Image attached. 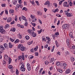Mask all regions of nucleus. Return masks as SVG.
<instances>
[{
    "mask_svg": "<svg viewBox=\"0 0 75 75\" xmlns=\"http://www.w3.org/2000/svg\"><path fill=\"white\" fill-rule=\"evenodd\" d=\"M0 31L2 34H4L6 33V31L3 29V26H0Z\"/></svg>",
    "mask_w": 75,
    "mask_h": 75,
    "instance_id": "f257e3e1",
    "label": "nucleus"
},
{
    "mask_svg": "<svg viewBox=\"0 0 75 75\" xmlns=\"http://www.w3.org/2000/svg\"><path fill=\"white\" fill-rule=\"evenodd\" d=\"M20 71L24 72L25 71V68H24V65L22 64L20 68Z\"/></svg>",
    "mask_w": 75,
    "mask_h": 75,
    "instance_id": "f03ea898",
    "label": "nucleus"
},
{
    "mask_svg": "<svg viewBox=\"0 0 75 75\" xmlns=\"http://www.w3.org/2000/svg\"><path fill=\"white\" fill-rule=\"evenodd\" d=\"M27 67L28 71H30L31 68V65L29 64H27Z\"/></svg>",
    "mask_w": 75,
    "mask_h": 75,
    "instance_id": "7ed1b4c3",
    "label": "nucleus"
},
{
    "mask_svg": "<svg viewBox=\"0 0 75 75\" xmlns=\"http://www.w3.org/2000/svg\"><path fill=\"white\" fill-rule=\"evenodd\" d=\"M63 28H67L69 27V25L68 24H65L62 26Z\"/></svg>",
    "mask_w": 75,
    "mask_h": 75,
    "instance_id": "20e7f679",
    "label": "nucleus"
},
{
    "mask_svg": "<svg viewBox=\"0 0 75 75\" xmlns=\"http://www.w3.org/2000/svg\"><path fill=\"white\" fill-rule=\"evenodd\" d=\"M68 2H64L63 3V5L65 7H68L69 6V4H68Z\"/></svg>",
    "mask_w": 75,
    "mask_h": 75,
    "instance_id": "39448f33",
    "label": "nucleus"
},
{
    "mask_svg": "<svg viewBox=\"0 0 75 75\" xmlns=\"http://www.w3.org/2000/svg\"><path fill=\"white\" fill-rule=\"evenodd\" d=\"M66 14L68 17L72 16V13H70L69 12H66Z\"/></svg>",
    "mask_w": 75,
    "mask_h": 75,
    "instance_id": "423d86ee",
    "label": "nucleus"
},
{
    "mask_svg": "<svg viewBox=\"0 0 75 75\" xmlns=\"http://www.w3.org/2000/svg\"><path fill=\"white\" fill-rule=\"evenodd\" d=\"M71 71V70L69 69H67L65 71V74H68L70 73Z\"/></svg>",
    "mask_w": 75,
    "mask_h": 75,
    "instance_id": "0eeeda50",
    "label": "nucleus"
},
{
    "mask_svg": "<svg viewBox=\"0 0 75 75\" xmlns=\"http://www.w3.org/2000/svg\"><path fill=\"white\" fill-rule=\"evenodd\" d=\"M42 41H44L45 42H46L47 41V40L45 38V36H42Z\"/></svg>",
    "mask_w": 75,
    "mask_h": 75,
    "instance_id": "6e6552de",
    "label": "nucleus"
},
{
    "mask_svg": "<svg viewBox=\"0 0 75 75\" xmlns=\"http://www.w3.org/2000/svg\"><path fill=\"white\" fill-rule=\"evenodd\" d=\"M21 51H24L25 50V47H22L20 48Z\"/></svg>",
    "mask_w": 75,
    "mask_h": 75,
    "instance_id": "1a4fd4ad",
    "label": "nucleus"
},
{
    "mask_svg": "<svg viewBox=\"0 0 75 75\" xmlns=\"http://www.w3.org/2000/svg\"><path fill=\"white\" fill-rule=\"evenodd\" d=\"M50 1H47L45 4V5H48V6L49 7L50 6Z\"/></svg>",
    "mask_w": 75,
    "mask_h": 75,
    "instance_id": "9d476101",
    "label": "nucleus"
},
{
    "mask_svg": "<svg viewBox=\"0 0 75 75\" xmlns=\"http://www.w3.org/2000/svg\"><path fill=\"white\" fill-rule=\"evenodd\" d=\"M11 18L9 17L7 19V22L8 23H10V22H11Z\"/></svg>",
    "mask_w": 75,
    "mask_h": 75,
    "instance_id": "9b49d317",
    "label": "nucleus"
},
{
    "mask_svg": "<svg viewBox=\"0 0 75 75\" xmlns=\"http://www.w3.org/2000/svg\"><path fill=\"white\" fill-rule=\"evenodd\" d=\"M4 46L6 49H8V45L6 43H4Z\"/></svg>",
    "mask_w": 75,
    "mask_h": 75,
    "instance_id": "f8f14e48",
    "label": "nucleus"
},
{
    "mask_svg": "<svg viewBox=\"0 0 75 75\" xmlns=\"http://www.w3.org/2000/svg\"><path fill=\"white\" fill-rule=\"evenodd\" d=\"M17 26L19 27H20L22 28H24V26L20 24H18Z\"/></svg>",
    "mask_w": 75,
    "mask_h": 75,
    "instance_id": "ddd939ff",
    "label": "nucleus"
},
{
    "mask_svg": "<svg viewBox=\"0 0 75 75\" xmlns=\"http://www.w3.org/2000/svg\"><path fill=\"white\" fill-rule=\"evenodd\" d=\"M10 31H13V32H15V31H16V28H11Z\"/></svg>",
    "mask_w": 75,
    "mask_h": 75,
    "instance_id": "4468645a",
    "label": "nucleus"
},
{
    "mask_svg": "<svg viewBox=\"0 0 75 75\" xmlns=\"http://www.w3.org/2000/svg\"><path fill=\"white\" fill-rule=\"evenodd\" d=\"M21 17L22 18V19L23 20H24L25 21H27V19H26V18L25 17L23 16H21Z\"/></svg>",
    "mask_w": 75,
    "mask_h": 75,
    "instance_id": "2eb2a0df",
    "label": "nucleus"
},
{
    "mask_svg": "<svg viewBox=\"0 0 75 75\" xmlns=\"http://www.w3.org/2000/svg\"><path fill=\"white\" fill-rule=\"evenodd\" d=\"M32 35L33 37H35L36 36H37V34L35 33L32 32Z\"/></svg>",
    "mask_w": 75,
    "mask_h": 75,
    "instance_id": "dca6fc26",
    "label": "nucleus"
},
{
    "mask_svg": "<svg viewBox=\"0 0 75 75\" xmlns=\"http://www.w3.org/2000/svg\"><path fill=\"white\" fill-rule=\"evenodd\" d=\"M9 47L10 48H11L13 47V45H12V44L11 42L9 43Z\"/></svg>",
    "mask_w": 75,
    "mask_h": 75,
    "instance_id": "f3484780",
    "label": "nucleus"
},
{
    "mask_svg": "<svg viewBox=\"0 0 75 75\" xmlns=\"http://www.w3.org/2000/svg\"><path fill=\"white\" fill-rule=\"evenodd\" d=\"M10 27V25L8 24H6L5 26V28H8Z\"/></svg>",
    "mask_w": 75,
    "mask_h": 75,
    "instance_id": "a211bd4d",
    "label": "nucleus"
},
{
    "mask_svg": "<svg viewBox=\"0 0 75 75\" xmlns=\"http://www.w3.org/2000/svg\"><path fill=\"white\" fill-rule=\"evenodd\" d=\"M59 33L57 32L56 33L54 34V36L55 37H57L58 36L57 35H59Z\"/></svg>",
    "mask_w": 75,
    "mask_h": 75,
    "instance_id": "6ab92c4d",
    "label": "nucleus"
},
{
    "mask_svg": "<svg viewBox=\"0 0 75 75\" xmlns=\"http://www.w3.org/2000/svg\"><path fill=\"white\" fill-rule=\"evenodd\" d=\"M0 48H1L2 51H4V47L2 45L0 46Z\"/></svg>",
    "mask_w": 75,
    "mask_h": 75,
    "instance_id": "aec40b11",
    "label": "nucleus"
},
{
    "mask_svg": "<svg viewBox=\"0 0 75 75\" xmlns=\"http://www.w3.org/2000/svg\"><path fill=\"white\" fill-rule=\"evenodd\" d=\"M55 43L57 47H59V43H58V41H57V40H56Z\"/></svg>",
    "mask_w": 75,
    "mask_h": 75,
    "instance_id": "412c9836",
    "label": "nucleus"
},
{
    "mask_svg": "<svg viewBox=\"0 0 75 75\" xmlns=\"http://www.w3.org/2000/svg\"><path fill=\"white\" fill-rule=\"evenodd\" d=\"M9 13H11L13 14L14 13V10L13 9H11L9 10Z\"/></svg>",
    "mask_w": 75,
    "mask_h": 75,
    "instance_id": "4be33fe9",
    "label": "nucleus"
},
{
    "mask_svg": "<svg viewBox=\"0 0 75 75\" xmlns=\"http://www.w3.org/2000/svg\"><path fill=\"white\" fill-rule=\"evenodd\" d=\"M20 42V40L18 39H16L15 41L14 42L16 44V43H18Z\"/></svg>",
    "mask_w": 75,
    "mask_h": 75,
    "instance_id": "5701e85b",
    "label": "nucleus"
},
{
    "mask_svg": "<svg viewBox=\"0 0 75 75\" xmlns=\"http://www.w3.org/2000/svg\"><path fill=\"white\" fill-rule=\"evenodd\" d=\"M4 58L5 59L7 60V58H8V56L6 54H5V55L4 56Z\"/></svg>",
    "mask_w": 75,
    "mask_h": 75,
    "instance_id": "b1692460",
    "label": "nucleus"
},
{
    "mask_svg": "<svg viewBox=\"0 0 75 75\" xmlns=\"http://www.w3.org/2000/svg\"><path fill=\"white\" fill-rule=\"evenodd\" d=\"M33 41L32 40V41H29L28 42V45H31V44H32L33 43Z\"/></svg>",
    "mask_w": 75,
    "mask_h": 75,
    "instance_id": "393cba45",
    "label": "nucleus"
},
{
    "mask_svg": "<svg viewBox=\"0 0 75 75\" xmlns=\"http://www.w3.org/2000/svg\"><path fill=\"white\" fill-rule=\"evenodd\" d=\"M47 40H48V41H51V39L49 37H47L46 38Z\"/></svg>",
    "mask_w": 75,
    "mask_h": 75,
    "instance_id": "a878e982",
    "label": "nucleus"
},
{
    "mask_svg": "<svg viewBox=\"0 0 75 75\" xmlns=\"http://www.w3.org/2000/svg\"><path fill=\"white\" fill-rule=\"evenodd\" d=\"M37 13V15L38 16H41L42 15V13L40 12V11H38Z\"/></svg>",
    "mask_w": 75,
    "mask_h": 75,
    "instance_id": "bb28decb",
    "label": "nucleus"
},
{
    "mask_svg": "<svg viewBox=\"0 0 75 75\" xmlns=\"http://www.w3.org/2000/svg\"><path fill=\"white\" fill-rule=\"evenodd\" d=\"M57 71H58V72H59L60 73H62V71L59 69H58Z\"/></svg>",
    "mask_w": 75,
    "mask_h": 75,
    "instance_id": "cd10ccee",
    "label": "nucleus"
},
{
    "mask_svg": "<svg viewBox=\"0 0 75 75\" xmlns=\"http://www.w3.org/2000/svg\"><path fill=\"white\" fill-rule=\"evenodd\" d=\"M42 29H41L40 30H38V34H40V33H41V32H42Z\"/></svg>",
    "mask_w": 75,
    "mask_h": 75,
    "instance_id": "c85d7f7f",
    "label": "nucleus"
},
{
    "mask_svg": "<svg viewBox=\"0 0 75 75\" xmlns=\"http://www.w3.org/2000/svg\"><path fill=\"white\" fill-rule=\"evenodd\" d=\"M28 33L29 34H31L32 33V30L31 29H29L28 30Z\"/></svg>",
    "mask_w": 75,
    "mask_h": 75,
    "instance_id": "c756f323",
    "label": "nucleus"
},
{
    "mask_svg": "<svg viewBox=\"0 0 75 75\" xmlns=\"http://www.w3.org/2000/svg\"><path fill=\"white\" fill-rule=\"evenodd\" d=\"M67 44H70L69 43L70 42V40L68 39H67Z\"/></svg>",
    "mask_w": 75,
    "mask_h": 75,
    "instance_id": "7c9ffc66",
    "label": "nucleus"
},
{
    "mask_svg": "<svg viewBox=\"0 0 75 75\" xmlns=\"http://www.w3.org/2000/svg\"><path fill=\"white\" fill-rule=\"evenodd\" d=\"M16 8H19V7H20V5H19L18 4H17L16 5Z\"/></svg>",
    "mask_w": 75,
    "mask_h": 75,
    "instance_id": "2f4dec72",
    "label": "nucleus"
},
{
    "mask_svg": "<svg viewBox=\"0 0 75 75\" xmlns=\"http://www.w3.org/2000/svg\"><path fill=\"white\" fill-rule=\"evenodd\" d=\"M19 71H18V70L17 69H16V75H18V74H19Z\"/></svg>",
    "mask_w": 75,
    "mask_h": 75,
    "instance_id": "473e14b6",
    "label": "nucleus"
},
{
    "mask_svg": "<svg viewBox=\"0 0 75 75\" xmlns=\"http://www.w3.org/2000/svg\"><path fill=\"white\" fill-rule=\"evenodd\" d=\"M12 59H11V57L9 58V64H10L11 63V61Z\"/></svg>",
    "mask_w": 75,
    "mask_h": 75,
    "instance_id": "72a5a7b5",
    "label": "nucleus"
},
{
    "mask_svg": "<svg viewBox=\"0 0 75 75\" xmlns=\"http://www.w3.org/2000/svg\"><path fill=\"white\" fill-rule=\"evenodd\" d=\"M22 10L24 11V10H25V11H27V8L25 7H23L22 9Z\"/></svg>",
    "mask_w": 75,
    "mask_h": 75,
    "instance_id": "f704fd0d",
    "label": "nucleus"
},
{
    "mask_svg": "<svg viewBox=\"0 0 75 75\" xmlns=\"http://www.w3.org/2000/svg\"><path fill=\"white\" fill-rule=\"evenodd\" d=\"M30 17L31 18H32V19H34V18H35V16L33 15H31Z\"/></svg>",
    "mask_w": 75,
    "mask_h": 75,
    "instance_id": "c9c22d12",
    "label": "nucleus"
},
{
    "mask_svg": "<svg viewBox=\"0 0 75 75\" xmlns=\"http://www.w3.org/2000/svg\"><path fill=\"white\" fill-rule=\"evenodd\" d=\"M22 46H23V45H19L18 46V48L20 49V48H21L22 47Z\"/></svg>",
    "mask_w": 75,
    "mask_h": 75,
    "instance_id": "e433bc0d",
    "label": "nucleus"
},
{
    "mask_svg": "<svg viewBox=\"0 0 75 75\" xmlns=\"http://www.w3.org/2000/svg\"><path fill=\"white\" fill-rule=\"evenodd\" d=\"M38 49V47H35L34 49L35 52V51H37Z\"/></svg>",
    "mask_w": 75,
    "mask_h": 75,
    "instance_id": "4c0bfd02",
    "label": "nucleus"
},
{
    "mask_svg": "<svg viewBox=\"0 0 75 75\" xmlns=\"http://www.w3.org/2000/svg\"><path fill=\"white\" fill-rule=\"evenodd\" d=\"M54 61V58H52L50 59V62H52Z\"/></svg>",
    "mask_w": 75,
    "mask_h": 75,
    "instance_id": "58836bf2",
    "label": "nucleus"
},
{
    "mask_svg": "<svg viewBox=\"0 0 75 75\" xmlns=\"http://www.w3.org/2000/svg\"><path fill=\"white\" fill-rule=\"evenodd\" d=\"M25 38L26 40H29V39L30 38V37L28 36H26Z\"/></svg>",
    "mask_w": 75,
    "mask_h": 75,
    "instance_id": "ea45409f",
    "label": "nucleus"
},
{
    "mask_svg": "<svg viewBox=\"0 0 75 75\" xmlns=\"http://www.w3.org/2000/svg\"><path fill=\"white\" fill-rule=\"evenodd\" d=\"M71 61L74 62L75 60V58L73 57H71Z\"/></svg>",
    "mask_w": 75,
    "mask_h": 75,
    "instance_id": "a19ab883",
    "label": "nucleus"
},
{
    "mask_svg": "<svg viewBox=\"0 0 75 75\" xmlns=\"http://www.w3.org/2000/svg\"><path fill=\"white\" fill-rule=\"evenodd\" d=\"M54 48H55V46H53L52 49L51 50V52H53V51H54Z\"/></svg>",
    "mask_w": 75,
    "mask_h": 75,
    "instance_id": "79ce46f5",
    "label": "nucleus"
},
{
    "mask_svg": "<svg viewBox=\"0 0 75 75\" xmlns=\"http://www.w3.org/2000/svg\"><path fill=\"white\" fill-rule=\"evenodd\" d=\"M64 1V0H62L59 2V5H61V4Z\"/></svg>",
    "mask_w": 75,
    "mask_h": 75,
    "instance_id": "37998d69",
    "label": "nucleus"
},
{
    "mask_svg": "<svg viewBox=\"0 0 75 75\" xmlns=\"http://www.w3.org/2000/svg\"><path fill=\"white\" fill-rule=\"evenodd\" d=\"M56 65H57V66H59V65H60V63L58 62L56 63Z\"/></svg>",
    "mask_w": 75,
    "mask_h": 75,
    "instance_id": "c03bdc74",
    "label": "nucleus"
},
{
    "mask_svg": "<svg viewBox=\"0 0 75 75\" xmlns=\"http://www.w3.org/2000/svg\"><path fill=\"white\" fill-rule=\"evenodd\" d=\"M45 65H48V64H49V62L48 61H46L45 62Z\"/></svg>",
    "mask_w": 75,
    "mask_h": 75,
    "instance_id": "a18cd8bd",
    "label": "nucleus"
},
{
    "mask_svg": "<svg viewBox=\"0 0 75 75\" xmlns=\"http://www.w3.org/2000/svg\"><path fill=\"white\" fill-rule=\"evenodd\" d=\"M36 20H36V18H35L34 19H32V21L33 23H35V21H36Z\"/></svg>",
    "mask_w": 75,
    "mask_h": 75,
    "instance_id": "49530a36",
    "label": "nucleus"
},
{
    "mask_svg": "<svg viewBox=\"0 0 75 75\" xmlns=\"http://www.w3.org/2000/svg\"><path fill=\"white\" fill-rule=\"evenodd\" d=\"M30 51L32 52H35V51H34V49H32L30 50Z\"/></svg>",
    "mask_w": 75,
    "mask_h": 75,
    "instance_id": "de8ad7c7",
    "label": "nucleus"
},
{
    "mask_svg": "<svg viewBox=\"0 0 75 75\" xmlns=\"http://www.w3.org/2000/svg\"><path fill=\"white\" fill-rule=\"evenodd\" d=\"M18 19H17V16H15V21H17Z\"/></svg>",
    "mask_w": 75,
    "mask_h": 75,
    "instance_id": "09e8293b",
    "label": "nucleus"
},
{
    "mask_svg": "<svg viewBox=\"0 0 75 75\" xmlns=\"http://www.w3.org/2000/svg\"><path fill=\"white\" fill-rule=\"evenodd\" d=\"M22 58V56H18V60L19 61V60L20 59H21Z\"/></svg>",
    "mask_w": 75,
    "mask_h": 75,
    "instance_id": "8fccbe9b",
    "label": "nucleus"
},
{
    "mask_svg": "<svg viewBox=\"0 0 75 75\" xmlns=\"http://www.w3.org/2000/svg\"><path fill=\"white\" fill-rule=\"evenodd\" d=\"M10 41H12V42H14V39L11 38H10Z\"/></svg>",
    "mask_w": 75,
    "mask_h": 75,
    "instance_id": "3c124183",
    "label": "nucleus"
},
{
    "mask_svg": "<svg viewBox=\"0 0 75 75\" xmlns=\"http://www.w3.org/2000/svg\"><path fill=\"white\" fill-rule=\"evenodd\" d=\"M13 68V66H12L11 65H9V67H8V68L9 69H11Z\"/></svg>",
    "mask_w": 75,
    "mask_h": 75,
    "instance_id": "603ef678",
    "label": "nucleus"
},
{
    "mask_svg": "<svg viewBox=\"0 0 75 75\" xmlns=\"http://www.w3.org/2000/svg\"><path fill=\"white\" fill-rule=\"evenodd\" d=\"M25 25L27 27V25H28V23H27V22H25Z\"/></svg>",
    "mask_w": 75,
    "mask_h": 75,
    "instance_id": "864d4df0",
    "label": "nucleus"
},
{
    "mask_svg": "<svg viewBox=\"0 0 75 75\" xmlns=\"http://www.w3.org/2000/svg\"><path fill=\"white\" fill-rule=\"evenodd\" d=\"M69 4L70 6H72V3L71 2H69Z\"/></svg>",
    "mask_w": 75,
    "mask_h": 75,
    "instance_id": "5fc2aeb1",
    "label": "nucleus"
},
{
    "mask_svg": "<svg viewBox=\"0 0 75 75\" xmlns=\"http://www.w3.org/2000/svg\"><path fill=\"white\" fill-rule=\"evenodd\" d=\"M35 3H36V4L38 5V6H39L40 4H39V2H38V1H36Z\"/></svg>",
    "mask_w": 75,
    "mask_h": 75,
    "instance_id": "6e6d98bb",
    "label": "nucleus"
},
{
    "mask_svg": "<svg viewBox=\"0 0 75 75\" xmlns=\"http://www.w3.org/2000/svg\"><path fill=\"white\" fill-rule=\"evenodd\" d=\"M33 58L34 56H33L31 55L29 57L30 59H33Z\"/></svg>",
    "mask_w": 75,
    "mask_h": 75,
    "instance_id": "4d7b16f0",
    "label": "nucleus"
},
{
    "mask_svg": "<svg viewBox=\"0 0 75 75\" xmlns=\"http://www.w3.org/2000/svg\"><path fill=\"white\" fill-rule=\"evenodd\" d=\"M73 34V33H72L70 32L69 33V35L70 36V37H72V35Z\"/></svg>",
    "mask_w": 75,
    "mask_h": 75,
    "instance_id": "13d9d810",
    "label": "nucleus"
},
{
    "mask_svg": "<svg viewBox=\"0 0 75 75\" xmlns=\"http://www.w3.org/2000/svg\"><path fill=\"white\" fill-rule=\"evenodd\" d=\"M67 47L69 48L71 47V45H70V43L69 44H67Z\"/></svg>",
    "mask_w": 75,
    "mask_h": 75,
    "instance_id": "bf43d9fd",
    "label": "nucleus"
},
{
    "mask_svg": "<svg viewBox=\"0 0 75 75\" xmlns=\"http://www.w3.org/2000/svg\"><path fill=\"white\" fill-rule=\"evenodd\" d=\"M17 3V1H14L13 2V4L14 5H15Z\"/></svg>",
    "mask_w": 75,
    "mask_h": 75,
    "instance_id": "052dcab7",
    "label": "nucleus"
},
{
    "mask_svg": "<svg viewBox=\"0 0 75 75\" xmlns=\"http://www.w3.org/2000/svg\"><path fill=\"white\" fill-rule=\"evenodd\" d=\"M22 58L23 59V61H24V59H25V57H24V56H22Z\"/></svg>",
    "mask_w": 75,
    "mask_h": 75,
    "instance_id": "680f3d73",
    "label": "nucleus"
},
{
    "mask_svg": "<svg viewBox=\"0 0 75 75\" xmlns=\"http://www.w3.org/2000/svg\"><path fill=\"white\" fill-rule=\"evenodd\" d=\"M35 55H36V56H38V52H35Z\"/></svg>",
    "mask_w": 75,
    "mask_h": 75,
    "instance_id": "e2e57ef3",
    "label": "nucleus"
},
{
    "mask_svg": "<svg viewBox=\"0 0 75 75\" xmlns=\"http://www.w3.org/2000/svg\"><path fill=\"white\" fill-rule=\"evenodd\" d=\"M53 4L55 6V7H57V4L54 3H53Z\"/></svg>",
    "mask_w": 75,
    "mask_h": 75,
    "instance_id": "0e129e2a",
    "label": "nucleus"
},
{
    "mask_svg": "<svg viewBox=\"0 0 75 75\" xmlns=\"http://www.w3.org/2000/svg\"><path fill=\"white\" fill-rule=\"evenodd\" d=\"M15 22V21H12L11 23L10 24H14V23Z\"/></svg>",
    "mask_w": 75,
    "mask_h": 75,
    "instance_id": "69168bd1",
    "label": "nucleus"
},
{
    "mask_svg": "<svg viewBox=\"0 0 75 75\" xmlns=\"http://www.w3.org/2000/svg\"><path fill=\"white\" fill-rule=\"evenodd\" d=\"M31 24H32V25H33L34 27H35V23H33V22H31Z\"/></svg>",
    "mask_w": 75,
    "mask_h": 75,
    "instance_id": "338daca9",
    "label": "nucleus"
},
{
    "mask_svg": "<svg viewBox=\"0 0 75 75\" xmlns=\"http://www.w3.org/2000/svg\"><path fill=\"white\" fill-rule=\"evenodd\" d=\"M56 21H57V18H56L54 21V23L55 24L56 23Z\"/></svg>",
    "mask_w": 75,
    "mask_h": 75,
    "instance_id": "774afa93",
    "label": "nucleus"
}]
</instances>
